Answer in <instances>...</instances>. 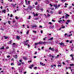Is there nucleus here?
Wrapping results in <instances>:
<instances>
[{"label":"nucleus","instance_id":"8fccbe9b","mask_svg":"<svg viewBox=\"0 0 74 74\" xmlns=\"http://www.w3.org/2000/svg\"><path fill=\"white\" fill-rule=\"evenodd\" d=\"M49 57H51L52 55H51V54H49Z\"/></svg>","mask_w":74,"mask_h":74},{"label":"nucleus","instance_id":"aec40b11","mask_svg":"<svg viewBox=\"0 0 74 74\" xmlns=\"http://www.w3.org/2000/svg\"><path fill=\"white\" fill-rule=\"evenodd\" d=\"M12 52L13 53H15V50H12Z\"/></svg>","mask_w":74,"mask_h":74},{"label":"nucleus","instance_id":"de8ad7c7","mask_svg":"<svg viewBox=\"0 0 74 74\" xmlns=\"http://www.w3.org/2000/svg\"><path fill=\"white\" fill-rule=\"evenodd\" d=\"M47 16H48V17H49V16H50V15H49V14H47Z\"/></svg>","mask_w":74,"mask_h":74},{"label":"nucleus","instance_id":"c9c22d12","mask_svg":"<svg viewBox=\"0 0 74 74\" xmlns=\"http://www.w3.org/2000/svg\"><path fill=\"white\" fill-rule=\"evenodd\" d=\"M54 7H57L58 6V5H53Z\"/></svg>","mask_w":74,"mask_h":74},{"label":"nucleus","instance_id":"f8f14e48","mask_svg":"<svg viewBox=\"0 0 74 74\" xmlns=\"http://www.w3.org/2000/svg\"><path fill=\"white\" fill-rule=\"evenodd\" d=\"M29 8V10H32V8H33V7H32V6H30L29 7H28Z\"/></svg>","mask_w":74,"mask_h":74},{"label":"nucleus","instance_id":"393cba45","mask_svg":"<svg viewBox=\"0 0 74 74\" xmlns=\"http://www.w3.org/2000/svg\"><path fill=\"white\" fill-rule=\"evenodd\" d=\"M23 0H22L21 1V4H23Z\"/></svg>","mask_w":74,"mask_h":74},{"label":"nucleus","instance_id":"6ab92c4d","mask_svg":"<svg viewBox=\"0 0 74 74\" xmlns=\"http://www.w3.org/2000/svg\"><path fill=\"white\" fill-rule=\"evenodd\" d=\"M74 64H70V66H74Z\"/></svg>","mask_w":74,"mask_h":74},{"label":"nucleus","instance_id":"c756f323","mask_svg":"<svg viewBox=\"0 0 74 74\" xmlns=\"http://www.w3.org/2000/svg\"><path fill=\"white\" fill-rule=\"evenodd\" d=\"M50 28H53L54 27V25H53L52 26H51L50 27Z\"/></svg>","mask_w":74,"mask_h":74},{"label":"nucleus","instance_id":"f704fd0d","mask_svg":"<svg viewBox=\"0 0 74 74\" xmlns=\"http://www.w3.org/2000/svg\"><path fill=\"white\" fill-rule=\"evenodd\" d=\"M71 8H72V6H69V10H70V9H71Z\"/></svg>","mask_w":74,"mask_h":74},{"label":"nucleus","instance_id":"a18cd8bd","mask_svg":"<svg viewBox=\"0 0 74 74\" xmlns=\"http://www.w3.org/2000/svg\"><path fill=\"white\" fill-rule=\"evenodd\" d=\"M35 5H37V4H38V3L36 2V3H35Z\"/></svg>","mask_w":74,"mask_h":74},{"label":"nucleus","instance_id":"cd10ccee","mask_svg":"<svg viewBox=\"0 0 74 74\" xmlns=\"http://www.w3.org/2000/svg\"><path fill=\"white\" fill-rule=\"evenodd\" d=\"M15 18L16 19H19V17H18L17 16H16L15 17Z\"/></svg>","mask_w":74,"mask_h":74},{"label":"nucleus","instance_id":"79ce46f5","mask_svg":"<svg viewBox=\"0 0 74 74\" xmlns=\"http://www.w3.org/2000/svg\"><path fill=\"white\" fill-rule=\"evenodd\" d=\"M40 32L41 33V34H42L43 33V31L42 30H41L40 31Z\"/></svg>","mask_w":74,"mask_h":74},{"label":"nucleus","instance_id":"864d4df0","mask_svg":"<svg viewBox=\"0 0 74 74\" xmlns=\"http://www.w3.org/2000/svg\"><path fill=\"white\" fill-rule=\"evenodd\" d=\"M10 56H7V58H10Z\"/></svg>","mask_w":74,"mask_h":74},{"label":"nucleus","instance_id":"13d9d810","mask_svg":"<svg viewBox=\"0 0 74 74\" xmlns=\"http://www.w3.org/2000/svg\"><path fill=\"white\" fill-rule=\"evenodd\" d=\"M49 24H50V25H52V23H51V22H49Z\"/></svg>","mask_w":74,"mask_h":74},{"label":"nucleus","instance_id":"6e6d98bb","mask_svg":"<svg viewBox=\"0 0 74 74\" xmlns=\"http://www.w3.org/2000/svg\"><path fill=\"white\" fill-rule=\"evenodd\" d=\"M60 5H59L58 4L57 7H60Z\"/></svg>","mask_w":74,"mask_h":74},{"label":"nucleus","instance_id":"c03bdc74","mask_svg":"<svg viewBox=\"0 0 74 74\" xmlns=\"http://www.w3.org/2000/svg\"><path fill=\"white\" fill-rule=\"evenodd\" d=\"M61 27L62 29H64L65 28V27L64 26V27Z\"/></svg>","mask_w":74,"mask_h":74},{"label":"nucleus","instance_id":"a211bd4d","mask_svg":"<svg viewBox=\"0 0 74 74\" xmlns=\"http://www.w3.org/2000/svg\"><path fill=\"white\" fill-rule=\"evenodd\" d=\"M4 37L5 39H7V38H8V36L5 37V36H4Z\"/></svg>","mask_w":74,"mask_h":74},{"label":"nucleus","instance_id":"1a4fd4ad","mask_svg":"<svg viewBox=\"0 0 74 74\" xmlns=\"http://www.w3.org/2000/svg\"><path fill=\"white\" fill-rule=\"evenodd\" d=\"M23 59H24V60H27V58L25 56L23 57Z\"/></svg>","mask_w":74,"mask_h":74},{"label":"nucleus","instance_id":"0e129e2a","mask_svg":"<svg viewBox=\"0 0 74 74\" xmlns=\"http://www.w3.org/2000/svg\"><path fill=\"white\" fill-rule=\"evenodd\" d=\"M4 49V47L1 48V49Z\"/></svg>","mask_w":74,"mask_h":74},{"label":"nucleus","instance_id":"ddd939ff","mask_svg":"<svg viewBox=\"0 0 74 74\" xmlns=\"http://www.w3.org/2000/svg\"><path fill=\"white\" fill-rule=\"evenodd\" d=\"M36 9L37 10H40V8H39L38 6H37L36 7Z\"/></svg>","mask_w":74,"mask_h":74},{"label":"nucleus","instance_id":"412c9836","mask_svg":"<svg viewBox=\"0 0 74 74\" xmlns=\"http://www.w3.org/2000/svg\"><path fill=\"white\" fill-rule=\"evenodd\" d=\"M17 58L18 56H17V55H16L14 56V58H15V59H17Z\"/></svg>","mask_w":74,"mask_h":74},{"label":"nucleus","instance_id":"3c124183","mask_svg":"<svg viewBox=\"0 0 74 74\" xmlns=\"http://www.w3.org/2000/svg\"><path fill=\"white\" fill-rule=\"evenodd\" d=\"M29 32L28 31L27 32V34H29Z\"/></svg>","mask_w":74,"mask_h":74},{"label":"nucleus","instance_id":"a878e982","mask_svg":"<svg viewBox=\"0 0 74 74\" xmlns=\"http://www.w3.org/2000/svg\"><path fill=\"white\" fill-rule=\"evenodd\" d=\"M43 64H44L43 63L41 62H40V65H43Z\"/></svg>","mask_w":74,"mask_h":74},{"label":"nucleus","instance_id":"052dcab7","mask_svg":"<svg viewBox=\"0 0 74 74\" xmlns=\"http://www.w3.org/2000/svg\"><path fill=\"white\" fill-rule=\"evenodd\" d=\"M50 13H51V14H53V12L51 11Z\"/></svg>","mask_w":74,"mask_h":74},{"label":"nucleus","instance_id":"ea45409f","mask_svg":"<svg viewBox=\"0 0 74 74\" xmlns=\"http://www.w3.org/2000/svg\"><path fill=\"white\" fill-rule=\"evenodd\" d=\"M29 18H28V19H30V18H31V16H29Z\"/></svg>","mask_w":74,"mask_h":74},{"label":"nucleus","instance_id":"bf43d9fd","mask_svg":"<svg viewBox=\"0 0 74 74\" xmlns=\"http://www.w3.org/2000/svg\"><path fill=\"white\" fill-rule=\"evenodd\" d=\"M52 22H55V20H53L52 19Z\"/></svg>","mask_w":74,"mask_h":74},{"label":"nucleus","instance_id":"680f3d73","mask_svg":"<svg viewBox=\"0 0 74 74\" xmlns=\"http://www.w3.org/2000/svg\"><path fill=\"white\" fill-rule=\"evenodd\" d=\"M70 56H72V57H73V54H71V55H70Z\"/></svg>","mask_w":74,"mask_h":74},{"label":"nucleus","instance_id":"c85d7f7f","mask_svg":"<svg viewBox=\"0 0 74 74\" xmlns=\"http://www.w3.org/2000/svg\"><path fill=\"white\" fill-rule=\"evenodd\" d=\"M67 22H68V23H70V20H67L66 21Z\"/></svg>","mask_w":74,"mask_h":74},{"label":"nucleus","instance_id":"473e14b6","mask_svg":"<svg viewBox=\"0 0 74 74\" xmlns=\"http://www.w3.org/2000/svg\"><path fill=\"white\" fill-rule=\"evenodd\" d=\"M18 66H21V63H18Z\"/></svg>","mask_w":74,"mask_h":74},{"label":"nucleus","instance_id":"39448f33","mask_svg":"<svg viewBox=\"0 0 74 74\" xmlns=\"http://www.w3.org/2000/svg\"><path fill=\"white\" fill-rule=\"evenodd\" d=\"M68 16H70V15H69L68 14H66L65 15L66 18H68Z\"/></svg>","mask_w":74,"mask_h":74},{"label":"nucleus","instance_id":"49530a36","mask_svg":"<svg viewBox=\"0 0 74 74\" xmlns=\"http://www.w3.org/2000/svg\"><path fill=\"white\" fill-rule=\"evenodd\" d=\"M1 30H2V31H4V30L3 29V28H1Z\"/></svg>","mask_w":74,"mask_h":74},{"label":"nucleus","instance_id":"338daca9","mask_svg":"<svg viewBox=\"0 0 74 74\" xmlns=\"http://www.w3.org/2000/svg\"><path fill=\"white\" fill-rule=\"evenodd\" d=\"M27 46H28V48H29V47H30V45H28Z\"/></svg>","mask_w":74,"mask_h":74},{"label":"nucleus","instance_id":"2f4dec72","mask_svg":"<svg viewBox=\"0 0 74 74\" xmlns=\"http://www.w3.org/2000/svg\"><path fill=\"white\" fill-rule=\"evenodd\" d=\"M59 14H62V12L59 11L58 12Z\"/></svg>","mask_w":74,"mask_h":74},{"label":"nucleus","instance_id":"09e8293b","mask_svg":"<svg viewBox=\"0 0 74 74\" xmlns=\"http://www.w3.org/2000/svg\"><path fill=\"white\" fill-rule=\"evenodd\" d=\"M9 54H11V53H12V52H11V51H9Z\"/></svg>","mask_w":74,"mask_h":74},{"label":"nucleus","instance_id":"69168bd1","mask_svg":"<svg viewBox=\"0 0 74 74\" xmlns=\"http://www.w3.org/2000/svg\"><path fill=\"white\" fill-rule=\"evenodd\" d=\"M8 23L9 24H10V21H8Z\"/></svg>","mask_w":74,"mask_h":74},{"label":"nucleus","instance_id":"0eeeda50","mask_svg":"<svg viewBox=\"0 0 74 74\" xmlns=\"http://www.w3.org/2000/svg\"><path fill=\"white\" fill-rule=\"evenodd\" d=\"M6 12V10H4L2 11L1 13H5Z\"/></svg>","mask_w":74,"mask_h":74},{"label":"nucleus","instance_id":"9d476101","mask_svg":"<svg viewBox=\"0 0 74 74\" xmlns=\"http://www.w3.org/2000/svg\"><path fill=\"white\" fill-rule=\"evenodd\" d=\"M53 38H51L48 39V40L49 41H52V40H53Z\"/></svg>","mask_w":74,"mask_h":74},{"label":"nucleus","instance_id":"7ed1b4c3","mask_svg":"<svg viewBox=\"0 0 74 74\" xmlns=\"http://www.w3.org/2000/svg\"><path fill=\"white\" fill-rule=\"evenodd\" d=\"M49 50H51L53 51V52L54 51V49H53V48H51V47H50L49 48Z\"/></svg>","mask_w":74,"mask_h":74},{"label":"nucleus","instance_id":"5701e85b","mask_svg":"<svg viewBox=\"0 0 74 74\" xmlns=\"http://www.w3.org/2000/svg\"><path fill=\"white\" fill-rule=\"evenodd\" d=\"M22 71H23V70H22V69H19V72H20V73H21V72H22Z\"/></svg>","mask_w":74,"mask_h":74},{"label":"nucleus","instance_id":"2eb2a0df","mask_svg":"<svg viewBox=\"0 0 74 74\" xmlns=\"http://www.w3.org/2000/svg\"><path fill=\"white\" fill-rule=\"evenodd\" d=\"M12 5L13 6V7H15V5H16V4H12Z\"/></svg>","mask_w":74,"mask_h":74},{"label":"nucleus","instance_id":"4468645a","mask_svg":"<svg viewBox=\"0 0 74 74\" xmlns=\"http://www.w3.org/2000/svg\"><path fill=\"white\" fill-rule=\"evenodd\" d=\"M12 43V40H10L9 42H8V44H11Z\"/></svg>","mask_w":74,"mask_h":74},{"label":"nucleus","instance_id":"b1692460","mask_svg":"<svg viewBox=\"0 0 74 74\" xmlns=\"http://www.w3.org/2000/svg\"><path fill=\"white\" fill-rule=\"evenodd\" d=\"M60 21H61V22L60 23L62 24V23H63V20H60Z\"/></svg>","mask_w":74,"mask_h":74},{"label":"nucleus","instance_id":"a19ab883","mask_svg":"<svg viewBox=\"0 0 74 74\" xmlns=\"http://www.w3.org/2000/svg\"><path fill=\"white\" fill-rule=\"evenodd\" d=\"M58 67H61L62 66V65H61L58 64Z\"/></svg>","mask_w":74,"mask_h":74},{"label":"nucleus","instance_id":"423d86ee","mask_svg":"<svg viewBox=\"0 0 74 74\" xmlns=\"http://www.w3.org/2000/svg\"><path fill=\"white\" fill-rule=\"evenodd\" d=\"M49 2V0H45V3L46 4H48Z\"/></svg>","mask_w":74,"mask_h":74},{"label":"nucleus","instance_id":"9b49d317","mask_svg":"<svg viewBox=\"0 0 74 74\" xmlns=\"http://www.w3.org/2000/svg\"><path fill=\"white\" fill-rule=\"evenodd\" d=\"M54 66H55V67H56V65L54 64V65H51V68H52V67H54Z\"/></svg>","mask_w":74,"mask_h":74},{"label":"nucleus","instance_id":"e433bc0d","mask_svg":"<svg viewBox=\"0 0 74 74\" xmlns=\"http://www.w3.org/2000/svg\"><path fill=\"white\" fill-rule=\"evenodd\" d=\"M33 33H37V31H33Z\"/></svg>","mask_w":74,"mask_h":74},{"label":"nucleus","instance_id":"4d7b16f0","mask_svg":"<svg viewBox=\"0 0 74 74\" xmlns=\"http://www.w3.org/2000/svg\"><path fill=\"white\" fill-rule=\"evenodd\" d=\"M66 42H69V41L68 40H66Z\"/></svg>","mask_w":74,"mask_h":74},{"label":"nucleus","instance_id":"37998d69","mask_svg":"<svg viewBox=\"0 0 74 74\" xmlns=\"http://www.w3.org/2000/svg\"><path fill=\"white\" fill-rule=\"evenodd\" d=\"M50 5L51 7H52V6H53V5H52L50 3L49 4Z\"/></svg>","mask_w":74,"mask_h":74},{"label":"nucleus","instance_id":"4c0bfd02","mask_svg":"<svg viewBox=\"0 0 74 74\" xmlns=\"http://www.w3.org/2000/svg\"><path fill=\"white\" fill-rule=\"evenodd\" d=\"M12 45H16V44L15 43H13L12 44Z\"/></svg>","mask_w":74,"mask_h":74},{"label":"nucleus","instance_id":"58836bf2","mask_svg":"<svg viewBox=\"0 0 74 74\" xmlns=\"http://www.w3.org/2000/svg\"><path fill=\"white\" fill-rule=\"evenodd\" d=\"M62 29V28H60V29H57V30L58 31L59 30H61Z\"/></svg>","mask_w":74,"mask_h":74},{"label":"nucleus","instance_id":"20e7f679","mask_svg":"<svg viewBox=\"0 0 74 74\" xmlns=\"http://www.w3.org/2000/svg\"><path fill=\"white\" fill-rule=\"evenodd\" d=\"M48 43H49V42H42V44H45V45H46V44H47Z\"/></svg>","mask_w":74,"mask_h":74},{"label":"nucleus","instance_id":"72a5a7b5","mask_svg":"<svg viewBox=\"0 0 74 74\" xmlns=\"http://www.w3.org/2000/svg\"><path fill=\"white\" fill-rule=\"evenodd\" d=\"M11 66H14V63H12L11 64Z\"/></svg>","mask_w":74,"mask_h":74},{"label":"nucleus","instance_id":"f3484780","mask_svg":"<svg viewBox=\"0 0 74 74\" xmlns=\"http://www.w3.org/2000/svg\"><path fill=\"white\" fill-rule=\"evenodd\" d=\"M38 42H36L35 43L34 45H36H36H38Z\"/></svg>","mask_w":74,"mask_h":74},{"label":"nucleus","instance_id":"4be33fe9","mask_svg":"<svg viewBox=\"0 0 74 74\" xmlns=\"http://www.w3.org/2000/svg\"><path fill=\"white\" fill-rule=\"evenodd\" d=\"M34 27H37V25H34V26H32V28H33V29H34Z\"/></svg>","mask_w":74,"mask_h":74},{"label":"nucleus","instance_id":"5fc2aeb1","mask_svg":"<svg viewBox=\"0 0 74 74\" xmlns=\"http://www.w3.org/2000/svg\"><path fill=\"white\" fill-rule=\"evenodd\" d=\"M35 15L36 16H38V14L36 13V14H35Z\"/></svg>","mask_w":74,"mask_h":74},{"label":"nucleus","instance_id":"f03ea898","mask_svg":"<svg viewBox=\"0 0 74 74\" xmlns=\"http://www.w3.org/2000/svg\"><path fill=\"white\" fill-rule=\"evenodd\" d=\"M59 44L61 45V46H62L63 47H64V46H65V45H64V43H63L62 42L59 43Z\"/></svg>","mask_w":74,"mask_h":74},{"label":"nucleus","instance_id":"e2e57ef3","mask_svg":"<svg viewBox=\"0 0 74 74\" xmlns=\"http://www.w3.org/2000/svg\"><path fill=\"white\" fill-rule=\"evenodd\" d=\"M62 64H64V65L65 64H66L65 63H64V62H62Z\"/></svg>","mask_w":74,"mask_h":74},{"label":"nucleus","instance_id":"f257e3e1","mask_svg":"<svg viewBox=\"0 0 74 74\" xmlns=\"http://www.w3.org/2000/svg\"><path fill=\"white\" fill-rule=\"evenodd\" d=\"M64 36H67V37H70V36H72V34H71V35H67V33H66L64 34Z\"/></svg>","mask_w":74,"mask_h":74},{"label":"nucleus","instance_id":"7c9ffc66","mask_svg":"<svg viewBox=\"0 0 74 74\" xmlns=\"http://www.w3.org/2000/svg\"><path fill=\"white\" fill-rule=\"evenodd\" d=\"M71 60H73V61H74V58L73 57H72Z\"/></svg>","mask_w":74,"mask_h":74},{"label":"nucleus","instance_id":"bb28decb","mask_svg":"<svg viewBox=\"0 0 74 74\" xmlns=\"http://www.w3.org/2000/svg\"><path fill=\"white\" fill-rule=\"evenodd\" d=\"M35 20H39V18H35Z\"/></svg>","mask_w":74,"mask_h":74},{"label":"nucleus","instance_id":"603ef678","mask_svg":"<svg viewBox=\"0 0 74 74\" xmlns=\"http://www.w3.org/2000/svg\"><path fill=\"white\" fill-rule=\"evenodd\" d=\"M10 17H12V14H11L10 15Z\"/></svg>","mask_w":74,"mask_h":74},{"label":"nucleus","instance_id":"dca6fc26","mask_svg":"<svg viewBox=\"0 0 74 74\" xmlns=\"http://www.w3.org/2000/svg\"><path fill=\"white\" fill-rule=\"evenodd\" d=\"M38 44L40 45V44H42V42H38Z\"/></svg>","mask_w":74,"mask_h":74},{"label":"nucleus","instance_id":"6e6552de","mask_svg":"<svg viewBox=\"0 0 74 74\" xmlns=\"http://www.w3.org/2000/svg\"><path fill=\"white\" fill-rule=\"evenodd\" d=\"M20 38L21 37L19 36H17L16 37V39H18V40H20Z\"/></svg>","mask_w":74,"mask_h":74},{"label":"nucleus","instance_id":"774afa93","mask_svg":"<svg viewBox=\"0 0 74 74\" xmlns=\"http://www.w3.org/2000/svg\"><path fill=\"white\" fill-rule=\"evenodd\" d=\"M44 48V47H42L41 48L42 49H43V48Z\"/></svg>","mask_w":74,"mask_h":74}]
</instances>
